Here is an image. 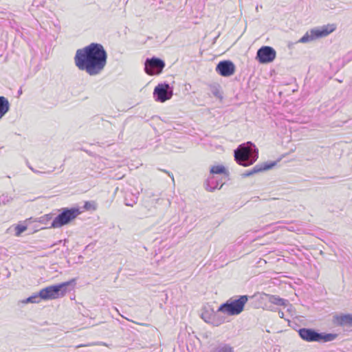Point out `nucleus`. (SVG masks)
<instances>
[{"instance_id": "6", "label": "nucleus", "mask_w": 352, "mask_h": 352, "mask_svg": "<svg viewBox=\"0 0 352 352\" xmlns=\"http://www.w3.org/2000/svg\"><path fill=\"white\" fill-rule=\"evenodd\" d=\"M248 300V296H241L239 298L229 300L222 304L218 309V312L227 314L229 316L238 315L243 310L244 305Z\"/></svg>"}, {"instance_id": "21", "label": "nucleus", "mask_w": 352, "mask_h": 352, "mask_svg": "<svg viewBox=\"0 0 352 352\" xmlns=\"http://www.w3.org/2000/svg\"><path fill=\"white\" fill-rule=\"evenodd\" d=\"M41 298H40V292L38 294L32 295L25 300L23 301L24 303H38L41 301Z\"/></svg>"}, {"instance_id": "4", "label": "nucleus", "mask_w": 352, "mask_h": 352, "mask_svg": "<svg viewBox=\"0 0 352 352\" xmlns=\"http://www.w3.org/2000/svg\"><path fill=\"white\" fill-rule=\"evenodd\" d=\"M300 337L307 342H328L334 340L337 338L336 333H318L314 329L302 328L298 330Z\"/></svg>"}, {"instance_id": "11", "label": "nucleus", "mask_w": 352, "mask_h": 352, "mask_svg": "<svg viewBox=\"0 0 352 352\" xmlns=\"http://www.w3.org/2000/svg\"><path fill=\"white\" fill-rule=\"evenodd\" d=\"M216 71L221 76L228 77L234 74L235 72V65L230 60L221 61L217 65Z\"/></svg>"}, {"instance_id": "16", "label": "nucleus", "mask_w": 352, "mask_h": 352, "mask_svg": "<svg viewBox=\"0 0 352 352\" xmlns=\"http://www.w3.org/2000/svg\"><path fill=\"white\" fill-rule=\"evenodd\" d=\"M266 296L268 298L269 302L272 304L286 307L289 303L287 300L281 298L279 296L270 294H267Z\"/></svg>"}, {"instance_id": "10", "label": "nucleus", "mask_w": 352, "mask_h": 352, "mask_svg": "<svg viewBox=\"0 0 352 352\" xmlns=\"http://www.w3.org/2000/svg\"><path fill=\"white\" fill-rule=\"evenodd\" d=\"M276 58V51L271 47H261L256 54V58L261 63H270Z\"/></svg>"}, {"instance_id": "9", "label": "nucleus", "mask_w": 352, "mask_h": 352, "mask_svg": "<svg viewBox=\"0 0 352 352\" xmlns=\"http://www.w3.org/2000/svg\"><path fill=\"white\" fill-rule=\"evenodd\" d=\"M173 92V88L168 84L160 83L154 89L153 97L156 101L164 102L171 98Z\"/></svg>"}, {"instance_id": "18", "label": "nucleus", "mask_w": 352, "mask_h": 352, "mask_svg": "<svg viewBox=\"0 0 352 352\" xmlns=\"http://www.w3.org/2000/svg\"><path fill=\"white\" fill-rule=\"evenodd\" d=\"M9 109L10 103L8 100L3 96H0V119L5 116Z\"/></svg>"}, {"instance_id": "5", "label": "nucleus", "mask_w": 352, "mask_h": 352, "mask_svg": "<svg viewBox=\"0 0 352 352\" xmlns=\"http://www.w3.org/2000/svg\"><path fill=\"white\" fill-rule=\"evenodd\" d=\"M80 214V211L78 208H62L61 212L58 215H57L52 221L50 228H61L69 223L71 221L75 219Z\"/></svg>"}, {"instance_id": "28", "label": "nucleus", "mask_w": 352, "mask_h": 352, "mask_svg": "<svg viewBox=\"0 0 352 352\" xmlns=\"http://www.w3.org/2000/svg\"><path fill=\"white\" fill-rule=\"evenodd\" d=\"M5 48H6L5 46H1L0 47V52H3L5 50Z\"/></svg>"}, {"instance_id": "7", "label": "nucleus", "mask_w": 352, "mask_h": 352, "mask_svg": "<svg viewBox=\"0 0 352 352\" xmlns=\"http://www.w3.org/2000/svg\"><path fill=\"white\" fill-rule=\"evenodd\" d=\"M335 30L336 26L334 24H328L321 27L313 28L309 32H307L306 34L300 38L298 42L306 43L313 41L316 39L327 36L333 32Z\"/></svg>"}, {"instance_id": "14", "label": "nucleus", "mask_w": 352, "mask_h": 352, "mask_svg": "<svg viewBox=\"0 0 352 352\" xmlns=\"http://www.w3.org/2000/svg\"><path fill=\"white\" fill-rule=\"evenodd\" d=\"M218 311L214 312L212 309L210 311L206 310L201 314V318L208 323H211L214 325L218 326L219 324L223 322L224 320L216 319L218 316Z\"/></svg>"}, {"instance_id": "24", "label": "nucleus", "mask_w": 352, "mask_h": 352, "mask_svg": "<svg viewBox=\"0 0 352 352\" xmlns=\"http://www.w3.org/2000/svg\"><path fill=\"white\" fill-rule=\"evenodd\" d=\"M8 202H9V199L7 196L2 195L0 197V205L1 204H6Z\"/></svg>"}, {"instance_id": "12", "label": "nucleus", "mask_w": 352, "mask_h": 352, "mask_svg": "<svg viewBox=\"0 0 352 352\" xmlns=\"http://www.w3.org/2000/svg\"><path fill=\"white\" fill-rule=\"evenodd\" d=\"M278 161H268L256 164L250 171L247 172L243 176H250L253 174L260 173L264 170H270L276 166Z\"/></svg>"}, {"instance_id": "22", "label": "nucleus", "mask_w": 352, "mask_h": 352, "mask_svg": "<svg viewBox=\"0 0 352 352\" xmlns=\"http://www.w3.org/2000/svg\"><path fill=\"white\" fill-rule=\"evenodd\" d=\"M27 230V227L23 225H18L15 228L16 236H19L21 234Z\"/></svg>"}, {"instance_id": "17", "label": "nucleus", "mask_w": 352, "mask_h": 352, "mask_svg": "<svg viewBox=\"0 0 352 352\" xmlns=\"http://www.w3.org/2000/svg\"><path fill=\"white\" fill-rule=\"evenodd\" d=\"M208 89L212 93V94L216 97L217 98H219L221 100L223 98L222 96V92H221V88L219 84L218 83H210L208 84Z\"/></svg>"}, {"instance_id": "29", "label": "nucleus", "mask_w": 352, "mask_h": 352, "mask_svg": "<svg viewBox=\"0 0 352 352\" xmlns=\"http://www.w3.org/2000/svg\"><path fill=\"white\" fill-rule=\"evenodd\" d=\"M172 181L174 182V177H172Z\"/></svg>"}, {"instance_id": "19", "label": "nucleus", "mask_w": 352, "mask_h": 352, "mask_svg": "<svg viewBox=\"0 0 352 352\" xmlns=\"http://www.w3.org/2000/svg\"><path fill=\"white\" fill-rule=\"evenodd\" d=\"M210 173L212 175L223 174L228 175L231 174L224 166L220 164L212 166L210 169Z\"/></svg>"}, {"instance_id": "2", "label": "nucleus", "mask_w": 352, "mask_h": 352, "mask_svg": "<svg viewBox=\"0 0 352 352\" xmlns=\"http://www.w3.org/2000/svg\"><path fill=\"white\" fill-rule=\"evenodd\" d=\"M236 163L243 166H248L255 162L258 157V151L251 142L239 145L234 151Z\"/></svg>"}, {"instance_id": "27", "label": "nucleus", "mask_w": 352, "mask_h": 352, "mask_svg": "<svg viewBox=\"0 0 352 352\" xmlns=\"http://www.w3.org/2000/svg\"><path fill=\"white\" fill-rule=\"evenodd\" d=\"M96 344L98 345H103V346H108L106 343L104 342H98Z\"/></svg>"}, {"instance_id": "23", "label": "nucleus", "mask_w": 352, "mask_h": 352, "mask_svg": "<svg viewBox=\"0 0 352 352\" xmlns=\"http://www.w3.org/2000/svg\"><path fill=\"white\" fill-rule=\"evenodd\" d=\"M52 217H53V214L52 213H50V214H45L43 217H41L39 218V222L41 223H45L46 221H50L52 219Z\"/></svg>"}, {"instance_id": "3", "label": "nucleus", "mask_w": 352, "mask_h": 352, "mask_svg": "<svg viewBox=\"0 0 352 352\" xmlns=\"http://www.w3.org/2000/svg\"><path fill=\"white\" fill-rule=\"evenodd\" d=\"M74 280L57 285H50L41 289L40 298L47 300L63 297L68 292L67 287Z\"/></svg>"}, {"instance_id": "20", "label": "nucleus", "mask_w": 352, "mask_h": 352, "mask_svg": "<svg viewBox=\"0 0 352 352\" xmlns=\"http://www.w3.org/2000/svg\"><path fill=\"white\" fill-rule=\"evenodd\" d=\"M211 352H234V349L229 344L221 343L214 347Z\"/></svg>"}, {"instance_id": "15", "label": "nucleus", "mask_w": 352, "mask_h": 352, "mask_svg": "<svg viewBox=\"0 0 352 352\" xmlns=\"http://www.w3.org/2000/svg\"><path fill=\"white\" fill-rule=\"evenodd\" d=\"M333 322L340 326H352V314L336 315L333 317Z\"/></svg>"}, {"instance_id": "8", "label": "nucleus", "mask_w": 352, "mask_h": 352, "mask_svg": "<svg viewBox=\"0 0 352 352\" xmlns=\"http://www.w3.org/2000/svg\"><path fill=\"white\" fill-rule=\"evenodd\" d=\"M164 67V62L155 57L147 58L144 63L145 72L151 76L161 74Z\"/></svg>"}, {"instance_id": "1", "label": "nucleus", "mask_w": 352, "mask_h": 352, "mask_svg": "<svg viewBox=\"0 0 352 352\" xmlns=\"http://www.w3.org/2000/svg\"><path fill=\"white\" fill-rule=\"evenodd\" d=\"M107 53L101 44L92 43L76 51L74 58L76 67L90 76L102 72L107 63Z\"/></svg>"}, {"instance_id": "25", "label": "nucleus", "mask_w": 352, "mask_h": 352, "mask_svg": "<svg viewBox=\"0 0 352 352\" xmlns=\"http://www.w3.org/2000/svg\"><path fill=\"white\" fill-rule=\"evenodd\" d=\"M125 205L128 206H133L135 203V200H128L127 198H125L124 201Z\"/></svg>"}, {"instance_id": "26", "label": "nucleus", "mask_w": 352, "mask_h": 352, "mask_svg": "<svg viewBox=\"0 0 352 352\" xmlns=\"http://www.w3.org/2000/svg\"><path fill=\"white\" fill-rule=\"evenodd\" d=\"M278 316L280 318H284V313L282 311H278Z\"/></svg>"}, {"instance_id": "13", "label": "nucleus", "mask_w": 352, "mask_h": 352, "mask_svg": "<svg viewBox=\"0 0 352 352\" xmlns=\"http://www.w3.org/2000/svg\"><path fill=\"white\" fill-rule=\"evenodd\" d=\"M226 182L223 181V177H207L204 185L207 191L212 192L216 189H220Z\"/></svg>"}]
</instances>
